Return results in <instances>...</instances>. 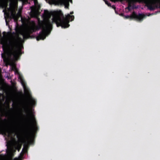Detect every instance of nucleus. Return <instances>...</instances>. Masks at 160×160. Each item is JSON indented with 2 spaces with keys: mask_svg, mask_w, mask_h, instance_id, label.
<instances>
[{
  "mask_svg": "<svg viewBox=\"0 0 160 160\" xmlns=\"http://www.w3.org/2000/svg\"><path fill=\"white\" fill-rule=\"evenodd\" d=\"M22 38L19 37L18 34H16V37L8 42L4 39H2L0 43L2 45V48L4 52H6L8 57L4 53L2 54V57L5 62H8L9 58H12L13 60L17 61L22 54L21 47L19 45V41H22Z\"/></svg>",
  "mask_w": 160,
  "mask_h": 160,
  "instance_id": "f257e3e1",
  "label": "nucleus"
},
{
  "mask_svg": "<svg viewBox=\"0 0 160 160\" xmlns=\"http://www.w3.org/2000/svg\"><path fill=\"white\" fill-rule=\"evenodd\" d=\"M23 108L25 112L27 114L26 115L27 119L25 132L30 136L29 143L32 144L34 142L33 137L34 134L36 133L38 128L37 126V122L35 115L30 110L28 102L25 103Z\"/></svg>",
  "mask_w": 160,
  "mask_h": 160,
  "instance_id": "f03ea898",
  "label": "nucleus"
},
{
  "mask_svg": "<svg viewBox=\"0 0 160 160\" xmlns=\"http://www.w3.org/2000/svg\"><path fill=\"white\" fill-rule=\"evenodd\" d=\"M38 23V26L32 27L25 32L20 33V34L22 35L24 39H26L30 37L31 33L41 28H42V29L39 32L38 35L36 37L37 40V41H39L40 40H43L46 38V33L44 28L45 27L48 28H51L52 26L51 22L49 20H48L45 22L39 21Z\"/></svg>",
  "mask_w": 160,
  "mask_h": 160,
  "instance_id": "7ed1b4c3",
  "label": "nucleus"
},
{
  "mask_svg": "<svg viewBox=\"0 0 160 160\" xmlns=\"http://www.w3.org/2000/svg\"><path fill=\"white\" fill-rule=\"evenodd\" d=\"M73 13V12H70V14L64 17L63 13L61 12H57L53 16L52 22H55L57 27H61L62 28H65L70 26L69 23L74 19L73 15H71Z\"/></svg>",
  "mask_w": 160,
  "mask_h": 160,
  "instance_id": "20e7f679",
  "label": "nucleus"
},
{
  "mask_svg": "<svg viewBox=\"0 0 160 160\" xmlns=\"http://www.w3.org/2000/svg\"><path fill=\"white\" fill-rule=\"evenodd\" d=\"M145 16L144 14L139 13L137 15L134 12H133L131 15H127L125 16L126 19L130 18V19H135L137 21H142Z\"/></svg>",
  "mask_w": 160,
  "mask_h": 160,
  "instance_id": "39448f33",
  "label": "nucleus"
},
{
  "mask_svg": "<svg viewBox=\"0 0 160 160\" xmlns=\"http://www.w3.org/2000/svg\"><path fill=\"white\" fill-rule=\"evenodd\" d=\"M158 2L156 0H146V4L148 9L151 10H154L155 8H158Z\"/></svg>",
  "mask_w": 160,
  "mask_h": 160,
  "instance_id": "423d86ee",
  "label": "nucleus"
},
{
  "mask_svg": "<svg viewBox=\"0 0 160 160\" xmlns=\"http://www.w3.org/2000/svg\"><path fill=\"white\" fill-rule=\"evenodd\" d=\"M0 120L1 121V123L2 124L1 127L0 128V131H1L3 132H7L9 133H14L16 132V130L13 127L10 128H7L5 126L2 125V123L3 121L2 120L1 118H0Z\"/></svg>",
  "mask_w": 160,
  "mask_h": 160,
  "instance_id": "0eeeda50",
  "label": "nucleus"
},
{
  "mask_svg": "<svg viewBox=\"0 0 160 160\" xmlns=\"http://www.w3.org/2000/svg\"><path fill=\"white\" fill-rule=\"evenodd\" d=\"M72 3V0H58L57 2L59 4L64 5L65 7L68 8L69 2Z\"/></svg>",
  "mask_w": 160,
  "mask_h": 160,
  "instance_id": "6e6552de",
  "label": "nucleus"
},
{
  "mask_svg": "<svg viewBox=\"0 0 160 160\" xmlns=\"http://www.w3.org/2000/svg\"><path fill=\"white\" fill-rule=\"evenodd\" d=\"M23 148L22 149V151L24 152V153H26L27 152V147H28V144L26 142L23 145Z\"/></svg>",
  "mask_w": 160,
  "mask_h": 160,
  "instance_id": "1a4fd4ad",
  "label": "nucleus"
},
{
  "mask_svg": "<svg viewBox=\"0 0 160 160\" xmlns=\"http://www.w3.org/2000/svg\"><path fill=\"white\" fill-rule=\"evenodd\" d=\"M30 103L31 105L32 106H35L36 104V101L33 99H31L30 100Z\"/></svg>",
  "mask_w": 160,
  "mask_h": 160,
  "instance_id": "9d476101",
  "label": "nucleus"
},
{
  "mask_svg": "<svg viewBox=\"0 0 160 160\" xmlns=\"http://www.w3.org/2000/svg\"><path fill=\"white\" fill-rule=\"evenodd\" d=\"M104 1H105L106 4L108 5V6H111V4L110 2H109L108 1H105V0Z\"/></svg>",
  "mask_w": 160,
  "mask_h": 160,
  "instance_id": "9b49d317",
  "label": "nucleus"
},
{
  "mask_svg": "<svg viewBox=\"0 0 160 160\" xmlns=\"http://www.w3.org/2000/svg\"><path fill=\"white\" fill-rule=\"evenodd\" d=\"M21 144L18 145V151L20 149V148H21Z\"/></svg>",
  "mask_w": 160,
  "mask_h": 160,
  "instance_id": "f8f14e48",
  "label": "nucleus"
},
{
  "mask_svg": "<svg viewBox=\"0 0 160 160\" xmlns=\"http://www.w3.org/2000/svg\"><path fill=\"white\" fill-rule=\"evenodd\" d=\"M22 84L23 86V87L24 88H25V82L24 81H22Z\"/></svg>",
  "mask_w": 160,
  "mask_h": 160,
  "instance_id": "ddd939ff",
  "label": "nucleus"
},
{
  "mask_svg": "<svg viewBox=\"0 0 160 160\" xmlns=\"http://www.w3.org/2000/svg\"><path fill=\"white\" fill-rule=\"evenodd\" d=\"M130 5H129L128 6L127 8V9L129 11H130L131 10L130 8Z\"/></svg>",
  "mask_w": 160,
  "mask_h": 160,
  "instance_id": "4468645a",
  "label": "nucleus"
},
{
  "mask_svg": "<svg viewBox=\"0 0 160 160\" xmlns=\"http://www.w3.org/2000/svg\"><path fill=\"white\" fill-rule=\"evenodd\" d=\"M11 16L13 18H14L15 16V14L12 13L11 14Z\"/></svg>",
  "mask_w": 160,
  "mask_h": 160,
  "instance_id": "2eb2a0df",
  "label": "nucleus"
},
{
  "mask_svg": "<svg viewBox=\"0 0 160 160\" xmlns=\"http://www.w3.org/2000/svg\"><path fill=\"white\" fill-rule=\"evenodd\" d=\"M13 160H18V158H15Z\"/></svg>",
  "mask_w": 160,
  "mask_h": 160,
  "instance_id": "dca6fc26",
  "label": "nucleus"
},
{
  "mask_svg": "<svg viewBox=\"0 0 160 160\" xmlns=\"http://www.w3.org/2000/svg\"><path fill=\"white\" fill-rule=\"evenodd\" d=\"M112 8L115 9H116V7H115V6H112Z\"/></svg>",
  "mask_w": 160,
  "mask_h": 160,
  "instance_id": "f3484780",
  "label": "nucleus"
},
{
  "mask_svg": "<svg viewBox=\"0 0 160 160\" xmlns=\"http://www.w3.org/2000/svg\"><path fill=\"white\" fill-rule=\"evenodd\" d=\"M46 12H47V13L48 12V11L47 10H45L44 11V12L45 13Z\"/></svg>",
  "mask_w": 160,
  "mask_h": 160,
  "instance_id": "a211bd4d",
  "label": "nucleus"
},
{
  "mask_svg": "<svg viewBox=\"0 0 160 160\" xmlns=\"http://www.w3.org/2000/svg\"><path fill=\"white\" fill-rule=\"evenodd\" d=\"M13 68H14V69H16V67H13Z\"/></svg>",
  "mask_w": 160,
  "mask_h": 160,
  "instance_id": "6ab92c4d",
  "label": "nucleus"
},
{
  "mask_svg": "<svg viewBox=\"0 0 160 160\" xmlns=\"http://www.w3.org/2000/svg\"><path fill=\"white\" fill-rule=\"evenodd\" d=\"M6 25H7L8 23H7V21H6Z\"/></svg>",
  "mask_w": 160,
  "mask_h": 160,
  "instance_id": "aec40b11",
  "label": "nucleus"
},
{
  "mask_svg": "<svg viewBox=\"0 0 160 160\" xmlns=\"http://www.w3.org/2000/svg\"><path fill=\"white\" fill-rule=\"evenodd\" d=\"M18 136H19V135H17V137H18Z\"/></svg>",
  "mask_w": 160,
  "mask_h": 160,
  "instance_id": "412c9836",
  "label": "nucleus"
},
{
  "mask_svg": "<svg viewBox=\"0 0 160 160\" xmlns=\"http://www.w3.org/2000/svg\"><path fill=\"white\" fill-rule=\"evenodd\" d=\"M4 120V121H6V120L5 119Z\"/></svg>",
  "mask_w": 160,
  "mask_h": 160,
  "instance_id": "4be33fe9",
  "label": "nucleus"
}]
</instances>
